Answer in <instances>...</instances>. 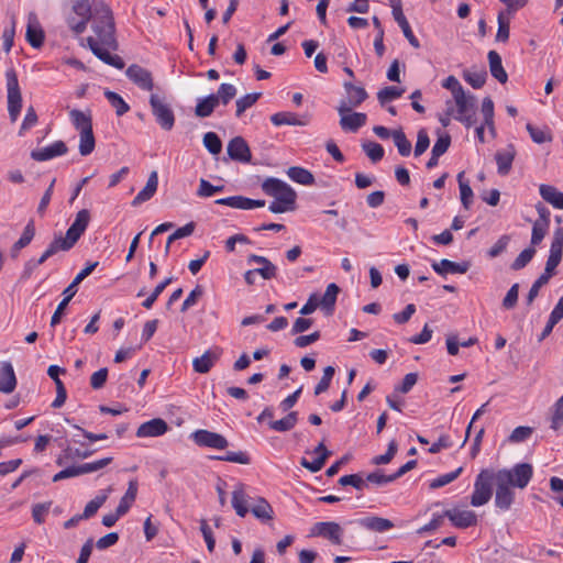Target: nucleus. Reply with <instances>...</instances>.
<instances>
[{
  "label": "nucleus",
  "mask_w": 563,
  "mask_h": 563,
  "mask_svg": "<svg viewBox=\"0 0 563 563\" xmlns=\"http://www.w3.org/2000/svg\"><path fill=\"white\" fill-rule=\"evenodd\" d=\"M68 151L65 142L56 141L49 146L35 148L31 152V158L36 162H45L66 154Z\"/></svg>",
  "instance_id": "nucleus-17"
},
{
  "label": "nucleus",
  "mask_w": 563,
  "mask_h": 563,
  "mask_svg": "<svg viewBox=\"0 0 563 563\" xmlns=\"http://www.w3.org/2000/svg\"><path fill=\"white\" fill-rule=\"evenodd\" d=\"M108 499V494H101L91 499L85 507L84 512L80 514L84 519L91 518L98 509L106 503Z\"/></svg>",
  "instance_id": "nucleus-51"
},
{
  "label": "nucleus",
  "mask_w": 563,
  "mask_h": 563,
  "mask_svg": "<svg viewBox=\"0 0 563 563\" xmlns=\"http://www.w3.org/2000/svg\"><path fill=\"white\" fill-rule=\"evenodd\" d=\"M261 92H252L239 98L235 102L236 111L235 115L240 118L249 108L254 106L261 98Z\"/></svg>",
  "instance_id": "nucleus-44"
},
{
  "label": "nucleus",
  "mask_w": 563,
  "mask_h": 563,
  "mask_svg": "<svg viewBox=\"0 0 563 563\" xmlns=\"http://www.w3.org/2000/svg\"><path fill=\"white\" fill-rule=\"evenodd\" d=\"M73 11L80 19H87L88 22L91 18L93 5H90L89 0H76L73 4Z\"/></svg>",
  "instance_id": "nucleus-64"
},
{
  "label": "nucleus",
  "mask_w": 563,
  "mask_h": 563,
  "mask_svg": "<svg viewBox=\"0 0 563 563\" xmlns=\"http://www.w3.org/2000/svg\"><path fill=\"white\" fill-rule=\"evenodd\" d=\"M343 528L335 521H320L312 526L310 536L327 539L334 545L343 544Z\"/></svg>",
  "instance_id": "nucleus-9"
},
{
  "label": "nucleus",
  "mask_w": 563,
  "mask_h": 563,
  "mask_svg": "<svg viewBox=\"0 0 563 563\" xmlns=\"http://www.w3.org/2000/svg\"><path fill=\"white\" fill-rule=\"evenodd\" d=\"M217 205L228 206L234 209L252 210L265 206V200L251 199L244 196H231L214 201Z\"/></svg>",
  "instance_id": "nucleus-14"
},
{
  "label": "nucleus",
  "mask_w": 563,
  "mask_h": 563,
  "mask_svg": "<svg viewBox=\"0 0 563 563\" xmlns=\"http://www.w3.org/2000/svg\"><path fill=\"white\" fill-rule=\"evenodd\" d=\"M222 354V349L214 347L211 350L206 351L200 357H196L192 361V366L195 372L200 374L208 373L213 364L219 360V357Z\"/></svg>",
  "instance_id": "nucleus-21"
},
{
  "label": "nucleus",
  "mask_w": 563,
  "mask_h": 563,
  "mask_svg": "<svg viewBox=\"0 0 563 563\" xmlns=\"http://www.w3.org/2000/svg\"><path fill=\"white\" fill-rule=\"evenodd\" d=\"M335 373V369L333 366H327L324 369H323V375L320 379V382L317 384V386L314 387V395L318 396L324 391L328 390V388L330 387V384H331V380L333 378V375Z\"/></svg>",
  "instance_id": "nucleus-59"
},
{
  "label": "nucleus",
  "mask_w": 563,
  "mask_h": 563,
  "mask_svg": "<svg viewBox=\"0 0 563 563\" xmlns=\"http://www.w3.org/2000/svg\"><path fill=\"white\" fill-rule=\"evenodd\" d=\"M495 506L507 511L515 501L512 488L525 489L533 476V467L530 463H517L510 468L495 471Z\"/></svg>",
  "instance_id": "nucleus-2"
},
{
  "label": "nucleus",
  "mask_w": 563,
  "mask_h": 563,
  "mask_svg": "<svg viewBox=\"0 0 563 563\" xmlns=\"http://www.w3.org/2000/svg\"><path fill=\"white\" fill-rule=\"evenodd\" d=\"M251 512L261 520L273 519V508L265 498L258 497L256 503L252 506Z\"/></svg>",
  "instance_id": "nucleus-40"
},
{
  "label": "nucleus",
  "mask_w": 563,
  "mask_h": 563,
  "mask_svg": "<svg viewBox=\"0 0 563 563\" xmlns=\"http://www.w3.org/2000/svg\"><path fill=\"white\" fill-rule=\"evenodd\" d=\"M69 118L77 131L92 129V118L89 110L87 112H84L78 109H73L69 112Z\"/></svg>",
  "instance_id": "nucleus-33"
},
{
  "label": "nucleus",
  "mask_w": 563,
  "mask_h": 563,
  "mask_svg": "<svg viewBox=\"0 0 563 563\" xmlns=\"http://www.w3.org/2000/svg\"><path fill=\"white\" fill-rule=\"evenodd\" d=\"M456 111L454 113V119L461 122L465 128L470 129L473 126L476 119V98L473 95H467L465 91L461 92L456 97L453 98Z\"/></svg>",
  "instance_id": "nucleus-5"
},
{
  "label": "nucleus",
  "mask_w": 563,
  "mask_h": 563,
  "mask_svg": "<svg viewBox=\"0 0 563 563\" xmlns=\"http://www.w3.org/2000/svg\"><path fill=\"white\" fill-rule=\"evenodd\" d=\"M16 387V376L10 362H2L0 366V393L11 394Z\"/></svg>",
  "instance_id": "nucleus-22"
},
{
  "label": "nucleus",
  "mask_w": 563,
  "mask_h": 563,
  "mask_svg": "<svg viewBox=\"0 0 563 563\" xmlns=\"http://www.w3.org/2000/svg\"><path fill=\"white\" fill-rule=\"evenodd\" d=\"M5 80L8 90V112L10 120L15 122L22 108V96L18 75L13 68L7 69Z\"/></svg>",
  "instance_id": "nucleus-6"
},
{
  "label": "nucleus",
  "mask_w": 563,
  "mask_h": 563,
  "mask_svg": "<svg viewBox=\"0 0 563 563\" xmlns=\"http://www.w3.org/2000/svg\"><path fill=\"white\" fill-rule=\"evenodd\" d=\"M59 251L52 244L47 246V249L44 251V253L37 258H31L27 262H25L23 272L21 274V279L26 280L29 279L33 272L42 264H44L49 257L57 254Z\"/></svg>",
  "instance_id": "nucleus-24"
},
{
  "label": "nucleus",
  "mask_w": 563,
  "mask_h": 563,
  "mask_svg": "<svg viewBox=\"0 0 563 563\" xmlns=\"http://www.w3.org/2000/svg\"><path fill=\"white\" fill-rule=\"evenodd\" d=\"M227 152L231 159L242 163H249L252 157L247 143L241 136H235L229 142Z\"/></svg>",
  "instance_id": "nucleus-16"
},
{
  "label": "nucleus",
  "mask_w": 563,
  "mask_h": 563,
  "mask_svg": "<svg viewBox=\"0 0 563 563\" xmlns=\"http://www.w3.org/2000/svg\"><path fill=\"white\" fill-rule=\"evenodd\" d=\"M112 457H103L98 461H93L90 463H85L79 465L80 475L97 472L106 466H108L112 462Z\"/></svg>",
  "instance_id": "nucleus-61"
},
{
  "label": "nucleus",
  "mask_w": 563,
  "mask_h": 563,
  "mask_svg": "<svg viewBox=\"0 0 563 563\" xmlns=\"http://www.w3.org/2000/svg\"><path fill=\"white\" fill-rule=\"evenodd\" d=\"M432 268L439 275L445 274H465L470 268L468 262L455 263L450 260L443 258L440 262H433Z\"/></svg>",
  "instance_id": "nucleus-23"
},
{
  "label": "nucleus",
  "mask_w": 563,
  "mask_h": 563,
  "mask_svg": "<svg viewBox=\"0 0 563 563\" xmlns=\"http://www.w3.org/2000/svg\"><path fill=\"white\" fill-rule=\"evenodd\" d=\"M495 470L484 468L476 476L474 492L471 496V505L479 507L487 504L493 495L492 486L495 485Z\"/></svg>",
  "instance_id": "nucleus-4"
},
{
  "label": "nucleus",
  "mask_w": 563,
  "mask_h": 563,
  "mask_svg": "<svg viewBox=\"0 0 563 563\" xmlns=\"http://www.w3.org/2000/svg\"><path fill=\"white\" fill-rule=\"evenodd\" d=\"M263 191L283 203L296 206V191L285 181L268 177L262 184Z\"/></svg>",
  "instance_id": "nucleus-7"
},
{
  "label": "nucleus",
  "mask_w": 563,
  "mask_h": 563,
  "mask_svg": "<svg viewBox=\"0 0 563 563\" xmlns=\"http://www.w3.org/2000/svg\"><path fill=\"white\" fill-rule=\"evenodd\" d=\"M90 221V213L87 209L77 212L75 221L66 231L65 238L56 236L51 243L60 252L69 251L86 231Z\"/></svg>",
  "instance_id": "nucleus-3"
},
{
  "label": "nucleus",
  "mask_w": 563,
  "mask_h": 563,
  "mask_svg": "<svg viewBox=\"0 0 563 563\" xmlns=\"http://www.w3.org/2000/svg\"><path fill=\"white\" fill-rule=\"evenodd\" d=\"M247 263H257L261 265V267L255 268V272H257L263 279L268 280L276 277L277 267L268 258L261 255L251 254L247 257Z\"/></svg>",
  "instance_id": "nucleus-26"
},
{
  "label": "nucleus",
  "mask_w": 563,
  "mask_h": 563,
  "mask_svg": "<svg viewBox=\"0 0 563 563\" xmlns=\"http://www.w3.org/2000/svg\"><path fill=\"white\" fill-rule=\"evenodd\" d=\"M339 292L340 287L336 284L331 283L327 286L325 292L319 302L327 313L331 314L333 312Z\"/></svg>",
  "instance_id": "nucleus-35"
},
{
  "label": "nucleus",
  "mask_w": 563,
  "mask_h": 563,
  "mask_svg": "<svg viewBox=\"0 0 563 563\" xmlns=\"http://www.w3.org/2000/svg\"><path fill=\"white\" fill-rule=\"evenodd\" d=\"M125 76L141 90L152 91L154 88L152 73L137 64L130 65L125 70Z\"/></svg>",
  "instance_id": "nucleus-13"
},
{
  "label": "nucleus",
  "mask_w": 563,
  "mask_h": 563,
  "mask_svg": "<svg viewBox=\"0 0 563 563\" xmlns=\"http://www.w3.org/2000/svg\"><path fill=\"white\" fill-rule=\"evenodd\" d=\"M212 95L218 100V104L222 103L227 106L236 96V88L232 84L223 82L218 88L217 93Z\"/></svg>",
  "instance_id": "nucleus-45"
},
{
  "label": "nucleus",
  "mask_w": 563,
  "mask_h": 563,
  "mask_svg": "<svg viewBox=\"0 0 563 563\" xmlns=\"http://www.w3.org/2000/svg\"><path fill=\"white\" fill-rule=\"evenodd\" d=\"M453 526L460 529H466L477 523L476 514L472 510L448 509L443 512Z\"/></svg>",
  "instance_id": "nucleus-15"
},
{
  "label": "nucleus",
  "mask_w": 563,
  "mask_h": 563,
  "mask_svg": "<svg viewBox=\"0 0 563 563\" xmlns=\"http://www.w3.org/2000/svg\"><path fill=\"white\" fill-rule=\"evenodd\" d=\"M462 471H463V467H459V468H456L453 472L440 475L439 477L434 478L430 483V488L438 489L440 487H443V486L452 483L453 481H455L460 476Z\"/></svg>",
  "instance_id": "nucleus-58"
},
{
  "label": "nucleus",
  "mask_w": 563,
  "mask_h": 563,
  "mask_svg": "<svg viewBox=\"0 0 563 563\" xmlns=\"http://www.w3.org/2000/svg\"><path fill=\"white\" fill-rule=\"evenodd\" d=\"M298 421V413L297 411L289 412L286 417L274 420L269 422V428L278 431V432H286L291 430Z\"/></svg>",
  "instance_id": "nucleus-41"
},
{
  "label": "nucleus",
  "mask_w": 563,
  "mask_h": 563,
  "mask_svg": "<svg viewBox=\"0 0 563 563\" xmlns=\"http://www.w3.org/2000/svg\"><path fill=\"white\" fill-rule=\"evenodd\" d=\"M213 459L218 461L238 463L243 465H249L251 463V457L249 456L247 453L243 451L227 452L224 455H218L214 456Z\"/></svg>",
  "instance_id": "nucleus-52"
},
{
  "label": "nucleus",
  "mask_w": 563,
  "mask_h": 563,
  "mask_svg": "<svg viewBox=\"0 0 563 563\" xmlns=\"http://www.w3.org/2000/svg\"><path fill=\"white\" fill-rule=\"evenodd\" d=\"M532 433L533 429L531 427L520 426L512 430L508 437V441L510 443H520L528 440Z\"/></svg>",
  "instance_id": "nucleus-63"
},
{
  "label": "nucleus",
  "mask_w": 563,
  "mask_h": 563,
  "mask_svg": "<svg viewBox=\"0 0 563 563\" xmlns=\"http://www.w3.org/2000/svg\"><path fill=\"white\" fill-rule=\"evenodd\" d=\"M192 441L200 448H210L216 450H224L229 442L225 437L220 433L199 429L191 433Z\"/></svg>",
  "instance_id": "nucleus-10"
},
{
  "label": "nucleus",
  "mask_w": 563,
  "mask_h": 563,
  "mask_svg": "<svg viewBox=\"0 0 563 563\" xmlns=\"http://www.w3.org/2000/svg\"><path fill=\"white\" fill-rule=\"evenodd\" d=\"M79 132V153L82 156L91 154L96 146V140L92 129H86Z\"/></svg>",
  "instance_id": "nucleus-36"
},
{
  "label": "nucleus",
  "mask_w": 563,
  "mask_h": 563,
  "mask_svg": "<svg viewBox=\"0 0 563 563\" xmlns=\"http://www.w3.org/2000/svg\"><path fill=\"white\" fill-rule=\"evenodd\" d=\"M34 235H35L34 223H33V221H30L25 225L20 239L11 246V249H10L11 258H13V260L18 258L21 250L26 247L32 242V240L34 239Z\"/></svg>",
  "instance_id": "nucleus-28"
},
{
  "label": "nucleus",
  "mask_w": 563,
  "mask_h": 563,
  "mask_svg": "<svg viewBox=\"0 0 563 563\" xmlns=\"http://www.w3.org/2000/svg\"><path fill=\"white\" fill-rule=\"evenodd\" d=\"M288 177L300 185H312L314 183L313 175L306 168L299 166L289 167L287 170Z\"/></svg>",
  "instance_id": "nucleus-38"
},
{
  "label": "nucleus",
  "mask_w": 563,
  "mask_h": 563,
  "mask_svg": "<svg viewBox=\"0 0 563 563\" xmlns=\"http://www.w3.org/2000/svg\"><path fill=\"white\" fill-rule=\"evenodd\" d=\"M463 78L474 89H479L486 82L487 73L484 69L481 70V71L464 70L463 71Z\"/></svg>",
  "instance_id": "nucleus-47"
},
{
  "label": "nucleus",
  "mask_w": 563,
  "mask_h": 563,
  "mask_svg": "<svg viewBox=\"0 0 563 563\" xmlns=\"http://www.w3.org/2000/svg\"><path fill=\"white\" fill-rule=\"evenodd\" d=\"M343 87L346 91V99L340 101L338 112H350L353 108H357L364 102L368 95L363 87L354 86L352 82H344Z\"/></svg>",
  "instance_id": "nucleus-11"
},
{
  "label": "nucleus",
  "mask_w": 563,
  "mask_h": 563,
  "mask_svg": "<svg viewBox=\"0 0 563 563\" xmlns=\"http://www.w3.org/2000/svg\"><path fill=\"white\" fill-rule=\"evenodd\" d=\"M339 484L341 486H352L360 492L367 487L366 481L363 478L361 474H350L341 476L339 478Z\"/></svg>",
  "instance_id": "nucleus-53"
},
{
  "label": "nucleus",
  "mask_w": 563,
  "mask_h": 563,
  "mask_svg": "<svg viewBox=\"0 0 563 563\" xmlns=\"http://www.w3.org/2000/svg\"><path fill=\"white\" fill-rule=\"evenodd\" d=\"M104 97L114 108L118 117L125 114L130 110V106L123 100V98L119 93L111 90H106Z\"/></svg>",
  "instance_id": "nucleus-42"
},
{
  "label": "nucleus",
  "mask_w": 563,
  "mask_h": 563,
  "mask_svg": "<svg viewBox=\"0 0 563 563\" xmlns=\"http://www.w3.org/2000/svg\"><path fill=\"white\" fill-rule=\"evenodd\" d=\"M340 114V126L345 132H356L367 121V115L363 112H339Z\"/></svg>",
  "instance_id": "nucleus-20"
},
{
  "label": "nucleus",
  "mask_w": 563,
  "mask_h": 563,
  "mask_svg": "<svg viewBox=\"0 0 563 563\" xmlns=\"http://www.w3.org/2000/svg\"><path fill=\"white\" fill-rule=\"evenodd\" d=\"M539 190L543 200L556 209H563V192L551 185H541Z\"/></svg>",
  "instance_id": "nucleus-32"
},
{
  "label": "nucleus",
  "mask_w": 563,
  "mask_h": 563,
  "mask_svg": "<svg viewBox=\"0 0 563 563\" xmlns=\"http://www.w3.org/2000/svg\"><path fill=\"white\" fill-rule=\"evenodd\" d=\"M404 91L405 90L402 88H397V87H394V86H388V87H385V88L380 89L377 92V99H378V101H379V103L382 106H385L387 102L393 101V100L401 97Z\"/></svg>",
  "instance_id": "nucleus-50"
},
{
  "label": "nucleus",
  "mask_w": 563,
  "mask_h": 563,
  "mask_svg": "<svg viewBox=\"0 0 563 563\" xmlns=\"http://www.w3.org/2000/svg\"><path fill=\"white\" fill-rule=\"evenodd\" d=\"M137 495V482L135 479L129 482V487L121 498L117 510L119 515H125L131 508L132 504L135 501Z\"/></svg>",
  "instance_id": "nucleus-34"
},
{
  "label": "nucleus",
  "mask_w": 563,
  "mask_h": 563,
  "mask_svg": "<svg viewBox=\"0 0 563 563\" xmlns=\"http://www.w3.org/2000/svg\"><path fill=\"white\" fill-rule=\"evenodd\" d=\"M25 36L32 47L38 48L43 45L44 32L37 23H32L31 20L29 21Z\"/></svg>",
  "instance_id": "nucleus-39"
},
{
  "label": "nucleus",
  "mask_w": 563,
  "mask_h": 563,
  "mask_svg": "<svg viewBox=\"0 0 563 563\" xmlns=\"http://www.w3.org/2000/svg\"><path fill=\"white\" fill-rule=\"evenodd\" d=\"M203 145L212 154L217 155L222 150V142L217 133L214 132H207L203 135Z\"/></svg>",
  "instance_id": "nucleus-56"
},
{
  "label": "nucleus",
  "mask_w": 563,
  "mask_h": 563,
  "mask_svg": "<svg viewBox=\"0 0 563 563\" xmlns=\"http://www.w3.org/2000/svg\"><path fill=\"white\" fill-rule=\"evenodd\" d=\"M526 129L528 133L530 134L532 141L537 144H543L545 142L552 141L551 132L548 128L539 129L532 125L531 123H528L526 125Z\"/></svg>",
  "instance_id": "nucleus-46"
},
{
  "label": "nucleus",
  "mask_w": 563,
  "mask_h": 563,
  "mask_svg": "<svg viewBox=\"0 0 563 563\" xmlns=\"http://www.w3.org/2000/svg\"><path fill=\"white\" fill-rule=\"evenodd\" d=\"M173 282L172 277L165 278L152 291V294L142 302V306L145 309H151L158 298V296L164 291V289Z\"/></svg>",
  "instance_id": "nucleus-60"
},
{
  "label": "nucleus",
  "mask_w": 563,
  "mask_h": 563,
  "mask_svg": "<svg viewBox=\"0 0 563 563\" xmlns=\"http://www.w3.org/2000/svg\"><path fill=\"white\" fill-rule=\"evenodd\" d=\"M463 177H464V172H461L457 175L461 202L465 209H470L472 201H473V190L468 183L463 181Z\"/></svg>",
  "instance_id": "nucleus-49"
},
{
  "label": "nucleus",
  "mask_w": 563,
  "mask_h": 563,
  "mask_svg": "<svg viewBox=\"0 0 563 563\" xmlns=\"http://www.w3.org/2000/svg\"><path fill=\"white\" fill-rule=\"evenodd\" d=\"M393 140L401 156H408L411 153V143L402 130L393 131Z\"/></svg>",
  "instance_id": "nucleus-48"
},
{
  "label": "nucleus",
  "mask_w": 563,
  "mask_h": 563,
  "mask_svg": "<svg viewBox=\"0 0 563 563\" xmlns=\"http://www.w3.org/2000/svg\"><path fill=\"white\" fill-rule=\"evenodd\" d=\"M308 121H309L308 117H303L302 119H299L296 113L287 112V111L277 112L271 117V122L276 126H280V125H285V124L286 125L303 126V125L308 124Z\"/></svg>",
  "instance_id": "nucleus-29"
},
{
  "label": "nucleus",
  "mask_w": 563,
  "mask_h": 563,
  "mask_svg": "<svg viewBox=\"0 0 563 563\" xmlns=\"http://www.w3.org/2000/svg\"><path fill=\"white\" fill-rule=\"evenodd\" d=\"M217 106H218V100L211 93V95L198 100L196 108H195V114L199 118L210 117Z\"/></svg>",
  "instance_id": "nucleus-37"
},
{
  "label": "nucleus",
  "mask_w": 563,
  "mask_h": 563,
  "mask_svg": "<svg viewBox=\"0 0 563 563\" xmlns=\"http://www.w3.org/2000/svg\"><path fill=\"white\" fill-rule=\"evenodd\" d=\"M223 185L214 186L205 178H201L196 195L200 198H209L217 192L223 191Z\"/></svg>",
  "instance_id": "nucleus-55"
},
{
  "label": "nucleus",
  "mask_w": 563,
  "mask_h": 563,
  "mask_svg": "<svg viewBox=\"0 0 563 563\" xmlns=\"http://www.w3.org/2000/svg\"><path fill=\"white\" fill-rule=\"evenodd\" d=\"M563 254V228H558L553 233L550 247V255L545 263L544 275L552 277L555 268L560 264Z\"/></svg>",
  "instance_id": "nucleus-12"
},
{
  "label": "nucleus",
  "mask_w": 563,
  "mask_h": 563,
  "mask_svg": "<svg viewBox=\"0 0 563 563\" xmlns=\"http://www.w3.org/2000/svg\"><path fill=\"white\" fill-rule=\"evenodd\" d=\"M360 525L364 527L367 530L375 531V532H385L394 528L393 521L386 518L371 516L362 518L360 521Z\"/></svg>",
  "instance_id": "nucleus-31"
},
{
  "label": "nucleus",
  "mask_w": 563,
  "mask_h": 563,
  "mask_svg": "<svg viewBox=\"0 0 563 563\" xmlns=\"http://www.w3.org/2000/svg\"><path fill=\"white\" fill-rule=\"evenodd\" d=\"M168 424L165 420L161 418H154L150 421H146L142 423L137 431L136 437L137 438H154L163 435L167 432Z\"/></svg>",
  "instance_id": "nucleus-19"
},
{
  "label": "nucleus",
  "mask_w": 563,
  "mask_h": 563,
  "mask_svg": "<svg viewBox=\"0 0 563 563\" xmlns=\"http://www.w3.org/2000/svg\"><path fill=\"white\" fill-rule=\"evenodd\" d=\"M150 106L159 126L166 131H170L175 124V115L169 104L158 95L152 93L150 97Z\"/></svg>",
  "instance_id": "nucleus-8"
},
{
  "label": "nucleus",
  "mask_w": 563,
  "mask_h": 563,
  "mask_svg": "<svg viewBox=\"0 0 563 563\" xmlns=\"http://www.w3.org/2000/svg\"><path fill=\"white\" fill-rule=\"evenodd\" d=\"M362 148L373 163H377L384 157V148L376 142H365L363 143Z\"/></svg>",
  "instance_id": "nucleus-54"
},
{
  "label": "nucleus",
  "mask_w": 563,
  "mask_h": 563,
  "mask_svg": "<svg viewBox=\"0 0 563 563\" xmlns=\"http://www.w3.org/2000/svg\"><path fill=\"white\" fill-rule=\"evenodd\" d=\"M536 250L533 247L525 249L512 262L511 269H522L534 256Z\"/></svg>",
  "instance_id": "nucleus-62"
},
{
  "label": "nucleus",
  "mask_w": 563,
  "mask_h": 563,
  "mask_svg": "<svg viewBox=\"0 0 563 563\" xmlns=\"http://www.w3.org/2000/svg\"><path fill=\"white\" fill-rule=\"evenodd\" d=\"M487 57L492 76L500 84L507 82L508 75L503 66L500 55L496 51H489Z\"/></svg>",
  "instance_id": "nucleus-30"
},
{
  "label": "nucleus",
  "mask_w": 563,
  "mask_h": 563,
  "mask_svg": "<svg viewBox=\"0 0 563 563\" xmlns=\"http://www.w3.org/2000/svg\"><path fill=\"white\" fill-rule=\"evenodd\" d=\"M52 501H45L40 504H34L32 506V518L35 523L42 525L45 522V517L49 512L52 507Z\"/></svg>",
  "instance_id": "nucleus-57"
},
{
  "label": "nucleus",
  "mask_w": 563,
  "mask_h": 563,
  "mask_svg": "<svg viewBox=\"0 0 563 563\" xmlns=\"http://www.w3.org/2000/svg\"><path fill=\"white\" fill-rule=\"evenodd\" d=\"M250 496L244 490V486L242 484L238 485L232 493V507L238 516L243 518L250 511Z\"/></svg>",
  "instance_id": "nucleus-27"
},
{
  "label": "nucleus",
  "mask_w": 563,
  "mask_h": 563,
  "mask_svg": "<svg viewBox=\"0 0 563 563\" xmlns=\"http://www.w3.org/2000/svg\"><path fill=\"white\" fill-rule=\"evenodd\" d=\"M91 30L95 36H89L87 43L91 52L103 63L117 69L124 68V62L119 55H112L110 51L118 48L115 27L112 12L103 2H95L91 13Z\"/></svg>",
  "instance_id": "nucleus-1"
},
{
  "label": "nucleus",
  "mask_w": 563,
  "mask_h": 563,
  "mask_svg": "<svg viewBox=\"0 0 563 563\" xmlns=\"http://www.w3.org/2000/svg\"><path fill=\"white\" fill-rule=\"evenodd\" d=\"M157 186H158V174L156 170H153L150 174L144 188L132 200V206L137 207L141 203L148 201L155 195V192L157 190Z\"/></svg>",
  "instance_id": "nucleus-25"
},
{
  "label": "nucleus",
  "mask_w": 563,
  "mask_h": 563,
  "mask_svg": "<svg viewBox=\"0 0 563 563\" xmlns=\"http://www.w3.org/2000/svg\"><path fill=\"white\" fill-rule=\"evenodd\" d=\"M516 155L517 151L514 144H508L506 148L496 152L495 159L497 172L500 176H506L510 173Z\"/></svg>",
  "instance_id": "nucleus-18"
},
{
  "label": "nucleus",
  "mask_w": 563,
  "mask_h": 563,
  "mask_svg": "<svg viewBox=\"0 0 563 563\" xmlns=\"http://www.w3.org/2000/svg\"><path fill=\"white\" fill-rule=\"evenodd\" d=\"M95 451L92 450H85L81 451L79 449H71L70 446H67L63 453L57 457L56 464L63 465L65 461L73 460V459H88L93 454Z\"/></svg>",
  "instance_id": "nucleus-43"
}]
</instances>
